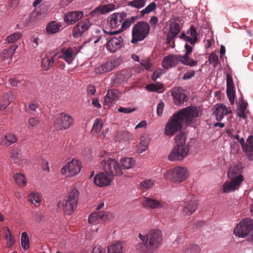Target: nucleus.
<instances>
[{"label":"nucleus","mask_w":253,"mask_h":253,"mask_svg":"<svg viewBox=\"0 0 253 253\" xmlns=\"http://www.w3.org/2000/svg\"><path fill=\"white\" fill-rule=\"evenodd\" d=\"M199 112L197 108L187 107L180 110L171 117L166 124L164 134L168 136H172L182 128V125H188L198 117Z\"/></svg>","instance_id":"nucleus-1"},{"label":"nucleus","mask_w":253,"mask_h":253,"mask_svg":"<svg viewBox=\"0 0 253 253\" xmlns=\"http://www.w3.org/2000/svg\"><path fill=\"white\" fill-rule=\"evenodd\" d=\"M139 238L142 243L136 246V249L143 253H153L161 245L163 240V233L158 229H151L146 235L140 233Z\"/></svg>","instance_id":"nucleus-2"},{"label":"nucleus","mask_w":253,"mask_h":253,"mask_svg":"<svg viewBox=\"0 0 253 253\" xmlns=\"http://www.w3.org/2000/svg\"><path fill=\"white\" fill-rule=\"evenodd\" d=\"M100 157L104 158L101 162V165L106 172L113 176H121L123 172L119 162L114 158L110 157L107 154L104 153Z\"/></svg>","instance_id":"nucleus-3"},{"label":"nucleus","mask_w":253,"mask_h":253,"mask_svg":"<svg viewBox=\"0 0 253 253\" xmlns=\"http://www.w3.org/2000/svg\"><path fill=\"white\" fill-rule=\"evenodd\" d=\"M188 172L186 168L177 166L167 170L164 174L165 177L171 182L179 183L188 177Z\"/></svg>","instance_id":"nucleus-4"},{"label":"nucleus","mask_w":253,"mask_h":253,"mask_svg":"<svg viewBox=\"0 0 253 253\" xmlns=\"http://www.w3.org/2000/svg\"><path fill=\"white\" fill-rule=\"evenodd\" d=\"M150 33V25L146 21H140L134 25L132 30L131 42L136 43L143 40Z\"/></svg>","instance_id":"nucleus-5"},{"label":"nucleus","mask_w":253,"mask_h":253,"mask_svg":"<svg viewBox=\"0 0 253 253\" xmlns=\"http://www.w3.org/2000/svg\"><path fill=\"white\" fill-rule=\"evenodd\" d=\"M80 195L79 191L75 188L72 189L66 200L62 203L63 211L67 215H71L76 210Z\"/></svg>","instance_id":"nucleus-6"},{"label":"nucleus","mask_w":253,"mask_h":253,"mask_svg":"<svg viewBox=\"0 0 253 253\" xmlns=\"http://www.w3.org/2000/svg\"><path fill=\"white\" fill-rule=\"evenodd\" d=\"M53 126L60 130H65L73 125L74 119L69 114L62 112L54 115L52 118Z\"/></svg>","instance_id":"nucleus-7"},{"label":"nucleus","mask_w":253,"mask_h":253,"mask_svg":"<svg viewBox=\"0 0 253 253\" xmlns=\"http://www.w3.org/2000/svg\"><path fill=\"white\" fill-rule=\"evenodd\" d=\"M253 229V221L250 218L242 219L235 227L233 233L235 236L244 238L248 236Z\"/></svg>","instance_id":"nucleus-8"},{"label":"nucleus","mask_w":253,"mask_h":253,"mask_svg":"<svg viewBox=\"0 0 253 253\" xmlns=\"http://www.w3.org/2000/svg\"><path fill=\"white\" fill-rule=\"evenodd\" d=\"M82 168L81 161L76 158L66 163L61 169V173L66 177H72L78 174Z\"/></svg>","instance_id":"nucleus-9"},{"label":"nucleus","mask_w":253,"mask_h":253,"mask_svg":"<svg viewBox=\"0 0 253 253\" xmlns=\"http://www.w3.org/2000/svg\"><path fill=\"white\" fill-rule=\"evenodd\" d=\"M189 149L184 145H176L169 155L168 159L170 161H181L188 155Z\"/></svg>","instance_id":"nucleus-10"},{"label":"nucleus","mask_w":253,"mask_h":253,"mask_svg":"<svg viewBox=\"0 0 253 253\" xmlns=\"http://www.w3.org/2000/svg\"><path fill=\"white\" fill-rule=\"evenodd\" d=\"M244 180L242 175L239 174L233 179L226 181L222 185L223 193H230L239 188Z\"/></svg>","instance_id":"nucleus-11"},{"label":"nucleus","mask_w":253,"mask_h":253,"mask_svg":"<svg viewBox=\"0 0 253 253\" xmlns=\"http://www.w3.org/2000/svg\"><path fill=\"white\" fill-rule=\"evenodd\" d=\"M185 53L184 55L178 54L179 58V62L184 64V65L188 66L190 67H194L197 65L198 62L197 60H194L190 57V54L192 53L193 47L187 43H186L184 46Z\"/></svg>","instance_id":"nucleus-12"},{"label":"nucleus","mask_w":253,"mask_h":253,"mask_svg":"<svg viewBox=\"0 0 253 253\" xmlns=\"http://www.w3.org/2000/svg\"><path fill=\"white\" fill-rule=\"evenodd\" d=\"M198 201L194 198L183 202L182 205V215L184 217L191 215L198 209Z\"/></svg>","instance_id":"nucleus-13"},{"label":"nucleus","mask_w":253,"mask_h":253,"mask_svg":"<svg viewBox=\"0 0 253 253\" xmlns=\"http://www.w3.org/2000/svg\"><path fill=\"white\" fill-rule=\"evenodd\" d=\"M113 180V176L108 172H101L94 177V182L95 185L102 187L110 185Z\"/></svg>","instance_id":"nucleus-14"},{"label":"nucleus","mask_w":253,"mask_h":253,"mask_svg":"<svg viewBox=\"0 0 253 253\" xmlns=\"http://www.w3.org/2000/svg\"><path fill=\"white\" fill-rule=\"evenodd\" d=\"M75 48L72 47H63L60 51L55 53L57 58H62L68 64H70L74 60Z\"/></svg>","instance_id":"nucleus-15"},{"label":"nucleus","mask_w":253,"mask_h":253,"mask_svg":"<svg viewBox=\"0 0 253 253\" xmlns=\"http://www.w3.org/2000/svg\"><path fill=\"white\" fill-rule=\"evenodd\" d=\"M91 26V23L88 19H84L81 21L74 27L72 30L73 36L74 38H80Z\"/></svg>","instance_id":"nucleus-16"},{"label":"nucleus","mask_w":253,"mask_h":253,"mask_svg":"<svg viewBox=\"0 0 253 253\" xmlns=\"http://www.w3.org/2000/svg\"><path fill=\"white\" fill-rule=\"evenodd\" d=\"M126 17L124 12H115L109 15L107 21L110 27L112 29L120 26Z\"/></svg>","instance_id":"nucleus-17"},{"label":"nucleus","mask_w":253,"mask_h":253,"mask_svg":"<svg viewBox=\"0 0 253 253\" xmlns=\"http://www.w3.org/2000/svg\"><path fill=\"white\" fill-rule=\"evenodd\" d=\"M123 43V39L122 37H113L108 40L106 43V48L109 52L114 53L121 48Z\"/></svg>","instance_id":"nucleus-18"},{"label":"nucleus","mask_w":253,"mask_h":253,"mask_svg":"<svg viewBox=\"0 0 253 253\" xmlns=\"http://www.w3.org/2000/svg\"><path fill=\"white\" fill-rule=\"evenodd\" d=\"M241 143L243 151L246 153L250 160H253V136L250 135L247 140V143L245 144L244 138H239L238 140Z\"/></svg>","instance_id":"nucleus-19"},{"label":"nucleus","mask_w":253,"mask_h":253,"mask_svg":"<svg viewBox=\"0 0 253 253\" xmlns=\"http://www.w3.org/2000/svg\"><path fill=\"white\" fill-rule=\"evenodd\" d=\"M46 14L41 11L32 12L25 19L24 25L25 26L34 25L44 18Z\"/></svg>","instance_id":"nucleus-20"},{"label":"nucleus","mask_w":253,"mask_h":253,"mask_svg":"<svg viewBox=\"0 0 253 253\" xmlns=\"http://www.w3.org/2000/svg\"><path fill=\"white\" fill-rule=\"evenodd\" d=\"M171 95L173 97V102L177 105L183 104L186 101V96L184 90L180 87L174 88L171 91Z\"/></svg>","instance_id":"nucleus-21"},{"label":"nucleus","mask_w":253,"mask_h":253,"mask_svg":"<svg viewBox=\"0 0 253 253\" xmlns=\"http://www.w3.org/2000/svg\"><path fill=\"white\" fill-rule=\"evenodd\" d=\"M119 64L118 59L111 60L96 67L94 71L96 74H103L112 70Z\"/></svg>","instance_id":"nucleus-22"},{"label":"nucleus","mask_w":253,"mask_h":253,"mask_svg":"<svg viewBox=\"0 0 253 253\" xmlns=\"http://www.w3.org/2000/svg\"><path fill=\"white\" fill-rule=\"evenodd\" d=\"M179 62L178 54H170L165 57L162 61V67L168 70L175 67Z\"/></svg>","instance_id":"nucleus-23"},{"label":"nucleus","mask_w":253,"mask_h":253,"mask_svg":"<svg viewBox=\"0 0 253 253\" xmlns=\"http://www.w3.org/2000/svg\"><path fill=\"white\" fill-rule=\"evenodd\" d=\"M83 16L84 12L82 11H68L64 15V21L68 24L73 25L82 18Z\"/></svg>","instance_id":"nucleus-24"},{"label":"nucleus","mask_w":253,"mask_h":253,"mask_svg":"<svg viewBox=\"0 0 253 253\" xmlns=\"http://www.w3.org/2000/svg\"><path fill=\"white\" fill-rule=\"evenodd\" d=\"M165 203L149 197H144L142 200V205L145 208L152 209H162L165 207Z\"/></svg>","instance_id":"nucleus-25"},{"label":"nucleus","mask_w":253,"mask_h":253,"mask_svg":"<svg viewBox=\"0 0 253 253\" xmlns=\"http://www.w3.org/2000/svg\"><path fill=\"white\" fill-rule=\"evenodd\" d=\"M116 8V5L113 3L100 5L90 12L91 16H96L100 14H104L114 10Z\"/></svg>","instance_id":"nucleus-26"},{"label":"nucleus","mask_w":253,"mask_h":253,"mask_svg":"<svg viewBox=\"0 0 253 253\" xmlns=\"http://www.w3.org/2000/svg\"><path fill=\"white\" fill-rule=\"evenodd\" d=\"M215 111L214 112V114L216 117V120L218 121H220L227 114L232 112L231 109L229 107H227L223 104H217L215 106Z\"/></svg>","instance_id":"nucleus-27"},{"label":"nucleus","mask_w":253,"mask_h":253,"mask_svg":"<svg viewBox=\"0 0 253 253\" xmlns=\"http://www.w3.org/2000/svg\"><path fill=\"white\" fill-rule=\"evenodd\" d=\"M120 92L118 90L111 89L108 90L104 97V105L110 106L115 104L119 98Z\"/></svg>","instance_id":"nucleus-28"},{"label":"nucleus","mask_w":253,"mask_h":253,"mask_svg":"<svg viewBox=\"0 0 253 253\" xmlns=\"http://www.w3.org/2000/svg\"><path fill=\"white\" fill-rule=\"evenodd\" d=\"M108 213L105 211L95 212L91 213L88 218V222L92 224H97L101 221H106Z\"/></svg>","instance_id":"nucleus-29"},{"label":"nucleus","mask_w":253,"mask_h":253,"mask_svg":"<svg viewBox=\"0 0 253 253\" xmlns=\"http://www.w3.org/2000/svg\"><path fill=\"white\" fill-rule=\"evenodd\" d=\"M57 59H58L57 57L55 56V54L52 56L46 54L42 60V69L47 70L51 68Z\"/></svg>","instance_id":"nucleus-30"},{"label":"nucleus","mask_w":253,"mask_h":253,"mask_svg":"<svg viewBox=\"0 0 253 253\" xmlns=\"http://www.w3.org/2000/svg\"><path fill=\"white\" fill-rule=\"evenodd\" d=\"M180 31V26L178 23L174 21L170 22L168 33V40H171L177 35Z\"/></svg>","instance_id":"nucleus-31"},{"label":"nucleus","mask_w":253,"mask_h":253,"mask_svg":"<svg viewBox=\"0 0 253 253\" xmlns=\"http://www.w3.org/2000/svg\"><path fill=\"white\" fill-rule=\"evenodd\" d=\"M17 141V138L15 135L11 133H6L2 137L0 140V144L8 147Z\"/></svg>","instance_id":"nucleus-32"},{"label":"nucleus","mask_w":253,"mask_h":253,"mask_svg":"<svg viewBox=\"0 0 253 253\" xmlns=\"http://www.w3.org/2000/svg\"><path fill=\"white\" fill-rule=\"evenodd\" d=\"M150 140L147 137L142 136L140 138L139 143L136 146V151L140 154L145 151L148 147Z\"/></svg>","instance_id":"nucleus-33"},{"label":"nucleus","mask_w":253,"mask_h":253,"mask_svg":"<svg viewBox=\"0 0 253 253\" xmlns=\"http://www.w3.org/2000/svg\"><path fill=\"white\" fill-rule=\"evenodd\" d=\"M125 244L123 242L118 241L108 246V253H123Z\"/></svg>","instance_id":"nucleus-34"},{"label":"nucleus","mask_w":253,"mask_h":253,"mask_svg":"<svg viewBox=\"0 0 253 253\" xmlns=\"http://www.w3.org/2000/svg\"><path fill=\"white\" fill-rule=\"evenodd\" d=\"M16 184L20 187H25L27 185L26 176L21 172H16L13 176Z\"/></svg>","instance_id":"nucleus-35"},{"label":"nucleus","mask_w":253,"mask_h":253,"mask_svg":"<svg viewBox=\"0 0 253 253\" xmlns=\"http://www.w3.org/2000/svg\"><path fill=\"white\" fill-rule=\"evenodd\" d=\"M61 27V24L60 23L56 22V21H52L49 23L46 26V31L48 34H55L58 32Z\"/></svg>","instance_id":"nucleus-36"},{"label":"nucleus","mask_w":253,"mask_h":253,"mask_svg":"<svg viewBox=\"0 0 253 253\" xmlns=\"http://www.w3.org/2000/svg\"><path fill=\"white\" fill-rule=\"evenodd\" d=\"M3 231L4 238L6 240V245L8 247L10 248L12 247L15 243L14 236L8 227H4L3 228Z\"/></svg>","instance_id":"nucleus-37"},{"label":"nucleus","mask_w":253,"mask_h":253,"mask_svg":"<svg viewBox=\"0 0 253 253\" xmlns=\"http://www.w3.org/2000/svg\"><path fill=\"white\" fill-rule=\"evenodd\" d=\"M28 201L31 204L37 206L41 203L42 200L41 196L38 192L32 191L28 195Z\"/></svg>","instance_id":"nucleus-38"},{"label":"nucleus","mask_w":253,"mask_h":253,"mask_svg":"<svg viewBox=\"0 0 253 253\" xmlns=\"http://www.w3.org/2000/svg\"><path fill=\"white\" fill-rule=\"evenodd\" d=\"M147 0H132L128 2L127 5L135 9H140L146 4Z\"/></svg>","instance_id":"nucleus-39"},{"label":"nucleus","mask_w":253,"mask_h":253,"mask_svg":"<svg viewBox=\"0 0 253 253\" xmlns=\"http://www.w3.org/2000/svg\"><path fill=\"white\" fill-rule=\"evenodd\" d=\"M18 47V45L13 44L2 51V55L4 58H9L12 57Z\"/></svg>","instance_id":"nucleus-40"},{"label":"nucleus","mask_w":253,"mask_h":253,"mask_svg":"<svg viewBox=\"0 0 253 253\" xmlns=\"http://www.w3.org/2000/svg\"><path fill=\"white\" fill-rule=\"evenodd\" d=\"M103 123L102 119L100 118H96L95 119L91 131L93 133L98 134L100 132L101 130L103 127Z\"/></svg>","instance_id":"nucleus-41"},{"label":"nucleus","mask_w":253,"mask_h":253,"mask_svg":"<svg viewBox=\"0 0 253 253\" xmlns=\"http://www.w3.org/2000/svg\"><path fill=\"white\" fill-rule=\"evenodd\" d=\"M121 163L124 169H129L134 166L135 161L132 158L126 157L122 159Z\"/></svg>","instance_id":"nucleus-42"},{"label":"nucleus","mask_w":253,"mask_h":253,"mask_svg":"<svg viewBox=\"0 0 253 253\" xmlns=\"http://www.w3.org/2000/svg\"><path fill=\"white\" fill-rule=\"evenodd\" d=\"M21 244L23 250L26 251L30 247L29 236L26 232H23L21 234Z\"/></svg>","instance_id":"nucleus-43"},{"label":"nucleus","mask_w":253,"mask_h":253,"mask_svg":"<svg viewBox=\"0 0 253 253\" xmlns=\"http://www.w3.org/2000/svg\"><path fill=\"white\" fill-rule=\"evenodd\" d=\"M239 174H240V170L237 166L232 165L229 167L227 173V176L229 178L233 179V178H235Z\"/></svg>","instance_id":"nucleus-44"},{"label":"nucleus","mask_w":253,"mask_h":253,"mask_svg":"<svg viewBox=\"0 0 253 253\" xmlns=\"http://www.w3.org/2000/svg\"><path fill=\"white\" fill-rule=\"evenodd\" d=\"M247 107L246 103L242 102L237 110L238 116L243 119H246L247 118V114L248 113L246 110Z\"/></svg>","instance_id":"nucleus-45"},{"label":"nucleus","mask_w":253,"mask_h":253,"mask_svg":"<svg viewBox=\"0 0 253 253\" xmlns=\"http://www.w3.org/2000/svg\"><path fill=\"white\" fill-rule=\"evenodd\" d=\"M157 7V4L155 2H152L146 6L144 8L140 11V14L142 16L148 14L154 11Z\"/></svg>","instance_id":"nucleus-46"},{"label":"nucleus","mask_w":253,"mask_h":253,"mask_svg":"<svg viewBox=\"0 0 253 253\" xmlns=\"http://www.w3.org/2000/svg\"><path fill=\"white\" fill-rule=\"evenodd\" d=\"M22 37V34L20 32H17L11 35L8 36L6 39V42L8 43H13L20 39Z\"/></svg>","instance_id":"nucleus-47"},{"label":"nucleus","mask_w":253,"mask_h":253,"mask_svg":"<svg viewBox=\"0 0 253 253\" xmlns=\"http://www.w3.org/2000/svg\"><path fill=\"white\" fill-rule=\"evenodd\" d=\"M200 247L197 244H191L186 246L183 253H200Z\"/></svg>","instance_id":"nucleus-48"},{"label":"nucleus","mask_w":253,"mask_h":253,"mask_svg":"<svg viewBox=\"0 0 253 253\" xmlns=\"http://www.w3.org/2000/svg\"><path fill=\"white\" fill-rule=\"evenodd\" d=\"M114 84L117 85L126 81L125 75L123 72L115 74L112 78Z\"/></svg>","instance_id":"nucleus-49"},{"label":"nucleus","mask_w":253,"mask_h":253,"mask_svg":"<svg viewBox=\"0 0 253 253\" xmlns=\"http://www.w3.org/2000/svg\"><path fill=\"white\" fill-rule=\"evenodd\" d=\"M154 184V181L152 179H147L142 181L140 183V188L141 190H146L152 188Z\"/></svg>","instance_id":"nucleus-50"},{"label":"nucleus","mask_w":253,"mask_h":253,"mask_svg":"<svg viewBox=\"0 0 253 253\" xmlns=\"http://www.w3.org/2000/svg\"><path fill=\"white\" fill-rule=\"evenodd\" d=\"M208 61L209 63L212 65L215 68L217 67L219 64L218 55L214 52H212L209 56Z\"/></svg>","instance_id":"nucleus-51"},{"label":"nucleus","mask_w":253,"mask_h":253,"mask_svg":"<svg viewBox=\"0 0 253 253\" xmlns=\"http://www.w3.org/2000/svg\"><path fill=\"white\" fill-rule=\"evenodd\" d=\"M133 20L134 18L131 17V19L127 18L126 20H124L121 24V28L118 30L119 33L128 28L132 24Z\"/></svg>","instance_id":"nucleus-52"},{"label":"nucleus","mask_w":253,"mask_h":253,"mask_svg":"<svg viewBox=\"0 0 253 253\" xmlns=\"http://www.w3.org/2000/svg\"><path fill=\"white\" fill-rule=\"evenodd\" d=\"M187 33L190 34L191 37L196 43L198 42L199 34L197 33L194 26H190L189 30L187 32Z\"/></svg>","instance_id":"nucleus-53"},{"label":"nucleus","mask_w":253,"mask_h":253,"mask_svg":"<svg viewBox=\"0 0 253 253\" xmlns=\"http://www.w3.org/2000/svg\"><path fill=\"white\" fill-rule=\"evenodd\" d=\"M140 64L142 66L144 67L146 70L151 71L152 69L153 64L149 58L141 59Z\"/></svg>","instance_id":"nucleus-54"},{"label":"nucleus","mask_w":253,"mask_h":253,"mask_svg":"<svg viewBox=\"0 0 253 253\" xmlns=\"http://www.w3.org/2000/svg\"><path fill=\"white\" fill-rule=\"evenodd\" d=\"M227 95L231 104H233L235 98V88H227Z\"/></svg>","instance_id":"nucleus-55"},{"label":"nucleus","mask_w":253,"mask_h":253,"mask_svg":"<svg viewBox=\"0 0 253 253\" xmlns=\"http://www.w3.org/2000/svg\"><path fill=\"white\" fill-rule=\"evenodd\" d=\"M175 139L177 143L176 145H185L186 136L184 134L179 133L176 136Z\"/></svg>","instance_id":"nucleus-56"},{"label":"nucleus","mask_w":253,"mask_h":253,"mask_svg":"<svg viewBox=\"0 0 253 253\" xmlns=\"http://www.w3.org/2000/svg\"><path fill=\"white\" fill-rule=\"evenodd\" d=\"M146 88L150 91L158 92L162 88V85L157 84H149L146 85Z\"/></svg>","instance_id":"nucleus-57"},{"label":"nucleus","mask_w":253,"mask_h":253,"mask_svg":"<svg viewBox=\"0 0 253 253\" xmlns=\"http://www.w3.org/2000/svg\"><path fill=\"white\" fill-rule=\"evenodd\" d=\"M40 123V120L38 118L31 117L28 119V124L30 127L38 126Z\"/></svg>","instance_id":"nucleus-58"},{"label":"nucleus","mask_w":253,"mask_h":253,"mask_svg":"<svg viewBox=\"0 0 253 253\" xmlns=\"http://www.w3.org/2000/svg\"><path fill=\"white\" fill-rule=\"evenodd\" d=\"M121 136L122 137L121 140L124 141H128L133 139V135L128 131L123 132L121 134Z\"/></svg>","instance_id":"nucleus-59"},{"label":"nucleus","mask_w":253,"mask_h":253,"mask_svg":"<svg viewBox=\"0 0 253 253\" xmlns=\"http://www.w3.org/2000/svg\"><path fill=\"white\" fill-rule=\"evenodd\" d=\"M19 155V151L17 149H13L10 152V157L14 162H16V161L18 160Z\"/></svg>","instance_id":"nucleus-60"},{"label":"nucleus","mask_w":253,"mask_h":253,"mask_svg":"<svg viewBox=\"0 0 253 253\" xmlns=\"http://www.w3.org/2000/svg\"><path fill=\"white\" fill-rule=\"evenodd\" d=\"M227 88H235L232 76L230 74L226 75Z\"/></svg>","instance_id":"nucleus-61"},{"label":"nucleus","mask_w":253,"mask_h":253,"mask_svg":"<svg viewBox=\"0 0 253 253\" xmlns=\"http://www.w3.org/2000/svg\"><path fill=\"white\" fill-rule=\"evenodd\" d=\"M2 98L5 100L6 99V101H8L10 104L15 99V97L13 92L9 91L4 94Z\"/></svg>","instance_id":"nucleus-62"},{"label":"nucleus","mask_w":253,"mask_h":253,"mask_svg":"<svg viewBox=\"0 0 253 253\" xmlns=\"http://www.w3.org/2000/svg\"><path fill=\"white\" fill-rule=\"evenodd\" d=\"M179 37L185 41L189 42L193 45H194L196 43L191 37L186 36L185 33H182Z\"/></svg>","instance_id":"nucleus-63"},{"label":"nucleus","mask_w":253,"mask_h":253,"mask_svg":"<svg viewBox=\"0 0 253 253\" xmlns=\"http://www.w3.org/2000/svg\"><path fill=\"white\" fill-rule=\"evenodd\" d=\"M91 253H106L105 249L103 248L100 245L95 246L93 249Z\"/></svg>","instance_id":"nucleus-64"}]
</instances>
